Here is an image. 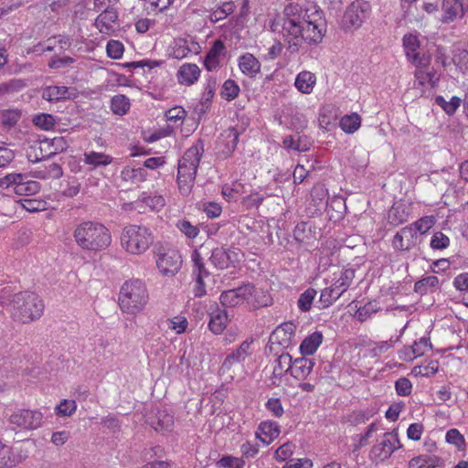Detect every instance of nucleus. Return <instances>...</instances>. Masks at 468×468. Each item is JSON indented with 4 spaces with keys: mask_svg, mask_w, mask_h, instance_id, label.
Wrapping results in <instances>:
<instances>
[{
    "mask_svg": "<svg viewBox=\"0 0 468 468\" xmlns=\"http://www.w3.org/2000/svg\"><path fill=\"white\" fill-rule=\"evenodd\" d=\"M271 32L278 34L291 54L299 52L303 43L318 44L325 33V24L318 14L296 2L286 5L270 22Z\"/></svg>",
    "mask_w": 468,
    "mask_h": 468,
    "instance_id": "nucleus-1",
    "label": "nucleus"
},
{
    "mask_svg": "<svg viewBox=\"0 0 468 468\" xmlns=\"http://www.w3.org/2000/svg\"><path fill=\"white\" fill-rule=\"evenodd\" d=\"M73 238L80 249L93 252L106 250L112 242L110 230L96 221H84L77 225Z\"/></svg>",
    "mask_w": 468,
    "mask_h": 468,
    "instance_id": "nucleus-2",
    "label": "nucleus"
},
{
    "mask_svg": "<svg viewBox=\"0 0 468 468\" xmlns=\"http://www.w3.org/2000/svg\"><path fill=\"white\" fill-rule=\"evenodd\" d=\"M203 154L204 143L202 140H198L185 152L178 161L176 181L178 189L183 196L189 195L194 186L197 171Z\"/></svg>",
    "mask_w": 468,
    "mask_h": 468,
    "instance_id": "nucleus-3",
    "label": "nucleus"
},
{
    "mask_svg": "<svg viewBox=\"0 0 468 468\" xmlns=\"http://www.w3.org/2000/svg\"><path fill=\"white\" fill-rule=\"evenodd\" d=\"M149 300L146 284L140 279L124 282L120 289L118 304L122 313L136 314L142 312Z\"/></svg>",
    "mask_w": 468,
    "mask_h": 468,
    "instance_id": "nucleus-4",
    "label": "nucleus"
},
{
    "mask_svg": "<svg viewBox=\"0 0 468 468\" xmlns=\"http://www.w3.org/2000/svg\"><path fill=\"white\" fill-rule=\"evenodd\" d=\"M154 241L152 231L140 225H128L122 232L121 244L129 253L140 255L145 252Z\"/></svg>",
    "mask_w": 468,
    "mask_h": 468,
    "instance_id": "nucleus-5",
    "label": "nucleus"
},
{
    "mask_svg": "<svg viewBox=\"0 0 468 468\" xmlns=\"http://www.w3.org/2000/svg\"><path fill=\"white\" fill-rule=\"evenodd\" d=\"M355 278L353 269L344 270L340 277L328 288L321 292L320 302L324 308L331 306L347 289L350 287Z\"/></svg>",
    "mask_w": 468,
    "mask_h": 468,
    "instance_id": "nucleus-6",
    "label": "nucleus"
},
{
    "mask_svg": "<svg viewBox=\"0 0 468 468\" xmlns=\"http://www.w3.org/2000/svg\"><path fill=\"white\" fill-rule=\"evenodd\" d=\"M371 12L370 4L365 0L354 1L346 10L342 24L345 29L358 28L369 16Z\"/></svg>",
    "mask_w": 468,
    "mask_h": 468,
    "instance_id": "nucleus-7",
    "label": "nucleus"
},
{
    "mask_svg": "<svg viewBox=\"0 0 468 468\" xmlns=\"http://www.w3.org/2000/svg\"><path fill=\"white\" fill-rule=\"evenodd\" d=\"M400 447L401 445L397 433L386 432L383 441L372 447L370 452L371 459L383 462L388 459L391 454Z\"/></svg>",
    "mask_w": 468,
    "mask_h": 468,
    "instance_id": "nucleus-8",
    "label": "nucleus"
},
{
    "mask_svg": "<svg viewBox=\"0 0 468 468\" xmlns=\"http://www.w3.org/2000/svg\"><path fill=\"white\" fill-rule=\"evenodd\" d=\"M418 239L419 235L415 229L408 225L395 234L392 245L395 250L409 251L417 245Z\"/></svg>",
    "mask_w": 468,
    "mask_h": 468,
    "instance_id": "nucleus-9",
    "label": "nucleus"
},
{
    "mask_svg": "<svg viewBox=\"0 0 468 468\" xmlns=\"http://www.w3.org/2000/svg\"><path fill=\"white\" fill-rule=\"evenodd\" d=\"M250 283L243 284L238 288L221 292L219 301L224 307H236L246 302L250 293Z\"/></svg>",
    "mask_w": 468,
    "mask_h": 468,
    "instance_id": "nucleus-10",
    "label": "nucleus"
},
{
    "mask_svg": "<svg viewBox=\"0 0 468 468\" xmlns=\"http://www.w3.org/2000/svg\"><path fill=\"white\" fill-rule=\"evenodd\" d=\"M37 92L40 93L43 100L48 101L74 100L78 95V91L75 88H69L65 86H48L37 90Z\"/></svg>",
    "mask_w": 468,
    "mask_h": 468,
    "instance_id": "nucleus-11",
    "label": "nucleus"
},
{
    "mask_svg": "<svg viewBox=\"0 0 468 468\" xmlns=\"http://www.w3.org/2000/svg\"><path fill=\"white\" fill-rule=\"evenodd\" d=\"M181 257L176 250H171L159 256L156 261L157 268L164 275H175L181 268Z\"/></svg>",
    "mask_w": 468,
    "mask_h": 468,
    "instance_id": "nucleus-12",
    "label": "nucleus"
},
{
    "mask_svg": "<svg viewBox=\"0 0 468 468\" xmlns=\"http://www.w3.org/2000/svg\"><path fill=\"white\" fill-rule=\"evenodd\" d=\"M239 133L234 127L229 128L222 134V138L218 143V154L222 158H228L235 151L239 143Z\"/></svg>",
    "mask_w": 468,
    "mask_h": 468,
    "instance_id": "nucleus-13",
    "label": "nucleus"
},
{
    "mask_svg": "<svg viewBox=\"0 0 468 468\" xmlns=\"http://www.w3.org/2000/svg\"><path fill=\"white\" fill-rule=\"evenodd\" d=\"M411 205L402 200L395 202L388 213V223L397 227L407 222L411 214Z\"/></svg>",
    "mask_w": 468,
    "mask_h": 468,
    "instance_id": "nucleus-14",
    "label": "nucleus"
},
{
    "mask_svg": "<svg viewBox=\"0 0 468 468\" xmlns=\"http://www.w3.org/2000/svg\"><path fill=\"white\" fill-rule=\"evenodd\" d=\"M292 358L288 353H282L273 362V370L271 377V385L280 386L283 376L292 371Z\"/></svg>",
    "mask_w": 468,
    "mask_h": 468,
    "instance_id": "nucleus-15",
    "label": "nucleus"
},
{
    "mask_svg": "<svg viewBox=\"0 0 468 468\" xmlns=\"http://www.w3.org/2000/svg\"><path fill=\"white\" fill-rule=\"evenodd\" d=\"M441 10V21L443 24H450L465 14L462 0H442Z\"/></svg>",
    "mask_w": 468,
    "mask_h": 468,
    "instance_id": "nucleus-16",
    "label": "nucleus"
},
{
    "mask_svg": "<svg viewBox=\"0 0 468 468\" xmlns=\"http://www.w3.org/2000/svg\"><path fill=\"white\" fill-rule=\"evenodd\" d=\"M403 48L407 58L415 64L423 65L422 59L418 52L420 47V41L416 34L408 33L402 38Z\"/></svg>",
    "mask_w": 468,
    "mask_h": 468,
    "instance_id": "nucleus-17",
    "label": "nucleus"
},
{
    "mask_svg": "<svg viewBox=\"0 0 468 468\" xmlns=\"http://www.w3.org/2000/svg\"><path fill=\"white\" fill-rule=\"evenodd\" d=\"M118 19V13L113 7H107L95 19L94 26L102 34L109 35Z\"/></svg>",
    "mask_w": 468,
    "mask_h": 468,
    "instance_id": "nucleus-18",
    "label": "nucleus"
},
{
    "mask_svg": "<svg viewBox=\"0 0 468 468\" xmlns=\"http://www.w3.org/2000/svg\"><path fill=\"white\" fill-rule=\"evenodd\" d=\"M250 289L246 303L251 309L257 310L271 304V297L267 291L256 288L251 283Z\"/></svg>",
    "mask_w": 468,
    "mask_h": 468,
    "instance_id": "nucleus-19",
    "label": "nucleus"
},
{
    "mask_svg": "<svg viewBox=\"0 0 468 468\" xmlns=\"http://www.w3.org/2000/svg\"><path fill=\"white\" fill-rule=\"evenodd\" d=\"M239 68L243 74L254 78L261 72V62L251 53H245L239 58Z\"/></svg>",
    "mask_w": 468,
    "mask_h": 468,
    "instance_id": "nucleus-20",
    "label": "nucleus"
},
{
    "mask_svg": "<svg viewBox=\"0 0 468 468\" xmlns=\"http://www.w3.org/2000/svg\"><path fill=\"white\" fill-rule=\"evenodd\" d=\"M314 365L313 359L304 356L296 358L292 362L291 376L295 379H305L313 371Z\"/></svg>",
    "mask_w": 468,
    "mask_h": 468,
    "instance_id": "nucleus-21",
    "label": "nucleus"
},
{
    "mask_svg": "<svg viewBox=\"0 0 468 468\" xmlns=\"http://www.w3.org/2000/svg\"><path fill=\"white\" fill-rule=\"evenodd\" d=\"M229 322V319L227 311L217 308L210 313L208 328L213 334L220 335L226 329Z\"/></svg>",
    "mask_w": 468,
    "mask_h": 468,
    "instance_id": "nucleus-22",
    "label": "nucleus"
},
{
    "mask_svg": "<svg viewBox=\"0 0 468 468\" xmlns=\"http://www.w3.org/2000/svg\"><path fill=\"white\" fill-rule=\"evenodd\" d=\"M63 175V170L61 166L57 163H48L44 164L38 167H37L35 170L31 169V176L41 178V179H47V178H59Z\"/></svg>",
    "mask_w": 468,
    "mask_h": 468,
    "instance_id": "nucleus-23",
    "label": "nucleus"
},
{
    "mask_svg": "<svg viewBox=\"0 0 468 468\" xmlns=\"http://www.w3.org/2000/svg\"><path fill=\"white\" fill-rule=\"evenodd\" d=\"M199 75L200 69L196 64L186 63L180 67L177 79L181 84L192 85L198 80Z\"/></svg>",
    "mask_w": 468,
    "mask_h": 468,
    "instance_id": "nucleus-24",
    "label": "nucleus"
},
{
    "mask_svg": "<svg viewBox=\"0 0 468 468\" xmlns=\"http://www.w3.org/2000/svg\"><path fill=\"white\" fill-rule=\"evenodd\" d=\"M315 83V75L310 71L303 70L296 76L294 86L300 92L303 94H310L313 91Z\"/></svg>",
    "mask_w": 468,
    "mask_h": 468,
    "instance_id": "nucleus-25",
    "label": "nucleus"
},
{
    "mask_svg": "<svg viewBox=\"0 0 468 468\" xmlns=\"http://www.w3.org/2000/svg\"><path fill=\"white\" fill-rule=\"evenodd\" d=\"M224 49L225 46L221 40H216L214 42L204 59V66L207 70L211 71L218 66L219 57Z\"/></svg>",
    "mask_w": 468,
    "mask_h": 468,
    "instance_id": "nucleus-26",
    "label": "nucleus"
},
{
    "mask_svg": "<svg viewBox=\"0 0 468 468\" xmlns=\"http://www.w3.org/2000/svg\"><path fill=\"white\" fill-rule=\"evenodd\" d=\"M324 335L322 332L315 331L310 335L306 336L300 346V351L303 356H310L314 354L322 344Z\"/></svg>",
    "mask_w": 468,
    "mask_h": 468,
    "instance_id": "nucleus-27",
    "label": "nucleus"
},
{
    "mask_svg": "<svg viewBox=\"0 0 468 468\" xmlns=\"http://www.w3.org/2000/svg\"><path fill=\"white\" fill-rule=\"evenodd\" d=\"M209 260L216 268L220 270L227 269L234 261L230 250L224 248L214 249Z\"/></svg>",
    "mask_w": 468,
    "mask_h": 468,
    "instance_id": "nucleus-28",
    "label": "nucleus"
},
{
    "mask_svg": "<svg viewBox=\"0 0 468 468\" xmlns=\"http://www.w3.org/2000/svg\"><path fill=\"white\" fill-rule=\"evenodd\" d=\"M250 344L248 341L242 342L235 351L227 356L222 364V367L229 369L234 363L244 361L248 356V349L250 348Z\"/></svg>",
    "mask_w": 468,
    "mask_h": 468,
    "instance_id": "nucleus-29",
    "label": "nucleus"
},
{
    "mask_svg": "<svg viewBox=\"0 0 468 468\" xmlns=\"http://www.w3.org/2000/svg\"><path fill=\"white\" fill-rule=\"evenodd\" d=\"M441 463V459L435 455L422 454L410 461L409 468H434Z\"/></svg>",
    "mask_w": 468,
    "mask_h": 468,
    "instance_id": "nucleus-30",
    "label": "nucleus"
},
{
    "mask_svg": "<svg viewBox=\"0 0 468 468\" xmlns=\"http://www.w3.org/2000/svg\"><path fill=\"white\" fill-rule=\"evenodd\" d=\"M151 425L155 431H170L174 426V416L165 410H158Z\"/></svg>",
    "mask_w": 468,
    "mask_h": 468,
    "instance_id": "nucleus-31",
    "label": "nucleus"
},
{
    "mask_svg": "<svg viewBox=\"0 0 468 468\" xmlns=\"http://www.w3.org/2000/svg\"><path fill=\"white\" fill-rule=\"evenodd\" d=\"M439 279L436 276H427L419 281L414 284V292L420 295H425L430 291L432 292L439 286Z\"/></svg>",
    "mask_w": 468,
    "mask_h": 468,
    "instance_id": "nucleus-32",
    "label": "nucleus"
},
{
    "mask_svg": "<svg viewBox=\"0 0 468 468\" xmlns=\"http://www.w3.org/2000/svg\"><path fill=\"white\" fill-rule=\"evenodd\" d=\"M84 162L93 167L105 166L112 162V157L94 151L84 154Z\"/></svg>",
    "mask_w": 468,
    "mask_h": 468,
    "instance_id": "nucleus-33",
    "label": "nucleus"
},
{
    "mask_svg": "<svg viewBox=\"0 0 468 468\" xmlns=\"http://www.w3.org/2000/svg\"><path fill=\"white\" fill-rule=\"evenodd\" d=\"M400 9L402 12L401 19L405 23H420L423 19L417 5H400Z\"/></svg>",
    "mask_w": 468,
    "mask_h": 468,
    "instance_id": "nucleus-34",
    "label": "nucleus"
},
{
    "mask_svg": "<svg viewBox=\"0 0 468 468\" xmlns=\"http://www.w3.org/2000/svg\"><path fill=\"white\" fill-rule=\"evenodd\" d=\"M340 127L346 133H354L361 125V117L357 113L346 114L340 120Z\"/></svg>",
    "mask_w": 468,
    "mask_h": 468,
    "instance_id": "nucleus-35",
    "label": "nucleus"
},
{
    "mask_svg": "<svg viewBox=\"0 0 468 468\" xmlns=\"http://www.w3.org/2000/svg\"><path fill=\"white\" fill-rule=\"evenodd\" d=\"M317 294L316 290L314 288H308L303 293L297 301V306L303 313L309 312L312 308L313 302Z\"/></svg>",
    "mask_w": 468,
    "mask_h": 468,
    "instance_id": "nucleus-36",
    "label": "nucleus"
},
{
    "mask_svg": "<svg viewBox=\"0 0 468 468\" xmlns=\"http://www.w3.org/2000/svg\"><path fill=\"white\" fill-rule=\"evenodd\" d=\"M435 102L441 106L443 111L449 114H453L461 105V99L457 96H452L449 101H447L442 96L439 95L435 97Z\"/></svg>",
    "mask_w": 468,
    "mask_h": 468,
    "instance_id": "nucleus-37",
    "label": "nucleus"
},
{
    "mask_svg": "<svg viewBox=\"0 0 468 468\" xmlns=\"http://www.w3.org/2000/svg\"><path fill=\"white\" fill-rule=\"evenodd\" d=\"M111 109L115 114L123 115L130 109V101L124 95H116L112 98Z\"/></svg>",
    "mask_w": 468,
    "mask_h": 468,
    "instance_id": "nucleus-38",
    "label": "nucleus"
},
{
    "mask_svg": "<svg viewBox=\"0 0 468 468\" xmlns=\"http://www.w3.org/2000/svg\"><path fill=\"white\" fill-rule=\"evenodd\" d=\"M32 122L42 130L49 131L54 128L56 120L54 116L49 113H40L34 116Z\"/></svg>",
    "mask_w": 468,
    "mask_h": 468,
    "instance_id": "nucleus-39",
    "label": "nucleus"
},
{
    "mask_svg": "<svg viewBox=\"0 0 468 468\" xmlns=\"http://www.w3.org/2000/svg\"><path fill=\"white\" fill-rule=\"evenodd\" d=\"M29 410H21L15 412L10 417V423L14 426L13 429L20 428L27 430L28 428Z\"/></svg>",
    "mask_w": 468,
    "mask_h": 468,
    "instance_id": "nucleus-40",
    "label": "nucleus"
},
{
    "mask_svg": "<svg viewBox=\"0 0 468 468\" xmlns=\"http://www.w3.org/2000/svg\"><path fill=\"white\" fill-rule=\"evenodd\" d=\"M239 93V87L233 80H227L223 86L221 90V95L224 99L227 101H232L235 98L238 97Z\"/></svg>",
    "mask_w": 468,
    "mask_h": 468,
    "instance_id": "nucleus-41",
    "label": "nucleus"
},
{
    "mask_svg": "<svg viewBox=\"0 0 468 468\" xmlns=\"http://www.w3.org/2000/svg\"><path fill=\"white\" fill-rule=\"evenodd\" d=\"M11 186L17 196L27 197L29 195V180L25 175L20 174V179L12 180Z\"/></svg>",
    "mask_w": 468,
    "mask_h": 468,
    "instance_id": "nucleus-42",
    "label": "nucleus"
},
{
    "mask_svg": "<svg viewBox=\"0 0 468 468\" xmlns=\"http://www.w3.org/2000/svg\"><path fill=\"white\" fill-rule=\"evenodd\" d=\"M433 223L434 221L431 217H423L415 221L414 223L410 224V226L413 229H415L417 235H423L430 230Z\"/></svg>",
    "mask_w": 468,
    "mask_h": 468,
    "instance_id": "nucleus-43",
    "label": "nucleus"
},
{
    "mask_svg": "<svg viewBox=\"0 0 468 468\" xmlns=\"http://www.w3.org/2000/svg\"><path fill=\"white\" fill-rule=\"evenodd\" d=\"M176 228L189 239H195L199 233L197 226L191 224L188 220H178Z\"/></svg>",
    "mask_w": 468,
    "mask_h": 468,
    "instance_id": "nucleus-44",
    "label": "nucleus"
},
{
    "mask_svg": "<svg viewBox=\"0 0 468 468\" xmlns=\"http://www.w3.org/2000/svg\"><path fill=\"white\" fill-rule=\"evenodd\" d=\"M77 409L75 400L63 399L57 407L56 413L58 416H71Z\"/></svg>",
    "mask_w": 468,
    "mask_h": 468,
    "instance_id": "nucleus-45",
    "label": "nucleus"
},
{
    "mask_svg": "<svg viewBox=\"0 0 468 468\" xmlns=\"http://www.w3.org/2000/svg\"><path fill=\"white\" fill-rule=\"evenodd\" d=\"M45 304L37 295L31 296V321L39 319L44 312Z\"/></svg>",
    "mask_w": 468,
    "mask_h": 468,
    "instance_id": "nucleus-46",
    "label": "nucleus"
},
{
    "mask_svg": "<svg viewBox=\"0 0 468 468\" xmlns=\"http://www.w3.org/2000/svg\"><path fill=\"white\" fill-rule=\"evenodd\" d=\"M260 431L266 436L272 440L279 436L280 430L279 426L276 422L272 421H264L260 424Z\"/></svg>",
    "mask_w": 468,
    "mask_h": 468,
    "instance_id": "nucleus-47",
    "label": "nucleus"
},
{
    "mask_svg": "<svg viewBox=\"0 0 468 468\" xmlns=\"http://www.w3.org/2000/svg\"><path fill=\"white\" fill-rule=\"evenodd\" d=\"M107 54L113 59H118L122 56L123 45L118 40H110L106 47Z\"/></svg>",
    "mask_w": 468,
    "mask_h": 468,
    "instance_id": "nucleus-48",
    "label": "nucleus"
},
{
    "mask_svg": "<svg viewBox=\"0 0 468 468\" xmlns=\"http://www.w3.org/2000/svg\"><path fill=\"white\" fill-rule=\"evenodd\" d=\"M450 244L449 238L442 232H436L431 239V247L433 250L446 249Z\"/></svg>",
    "mask_w": 468,
    "mask_h": 468,
    "instance_id": "nucleus-49",
    "label": "nucleus"
},
{
    "mask_svg": "<svg viewBox=\"0 0 468 468\" xmlns=\"http://www.w3.org/2000/svg\"><path fill=\"white\" fill-rule=\"evenodd\" d=\"M165 116L167 121L177 122L178 121H183L186 116V112L181 106H176L169 110H167L165 113Z\"/></svg>",
    "mask_w": 468,
    "mask_h": 468,
    "instance_id": "nucleus-50",
    "label": "nucleus"
},
{
    "mask_svg": "<svg viewBox=\"0 0 468 468\" xmlns=\"http://www.w3.org/2000/svg\"><path fill=\"white\" fill-rule=\"evenodd\" d=\"M264 196L259 194L258 192L251 193L250 195L245 197L242 200V204L248 208H258L264 200Z\"/></svg>",
    "mask_w": 468,
    "mask_h": 468,
    "instance_id": "nucleus-51",
    "label": "nucleus"
},
{
    "mask_svg": "<svg viewBox=\"0 0 468 468\" xmlns=\"http://www.w3.org/2000/svg\"><path fill=\"white\" fill-rule=\"evenodd\" d=\"M428 348H431L430 338L421 337L419 342H415L412 346V354L414 356H422Z\"/></svg>",
    "mask_w": 468,
    "mask_h": 468,
    "instance_id": "nucleus-52",
    "label": "nucleus"
},
{
    "mask_svg": "<svg viewBox=\"0 0 468 468\" xmlns=\"http://www.w3.org/2000/svg\"><path fill=\"white\" fill-rule=\"evenodd\" d=\"M395 388L399 396H409L411 393L412 384L407 378H400L396 381Z\"/></svg>",
    "mask_w": 468,
    "mask_h": 468,
    "instance_id": "nucleus-53",
    "label": "nucleus"
},
{
    "mask_svg": "<svg viewBox=\"0 0 468 468\" xmlns=\"http://www.w3.org/2000/svg\"><path fill=\"white\" fill-rule=\"evenodd\" d=\"M80 184L77 179L73 178L68 181L66 186L62 189L63 196L67 197H73L80 193Z\"/></svg>",
    "mask_w": 468,
    "mask_h": 468,
    "instance_id": "nucleus-54",
    "label": "nucleus"
},
{
    "mask_svg": "<svg viewBox=\"0 0 468 468\" xmlns=\"http://www.w3.org/2000/svg\"><path fill=\"white\" fill-rule=\"evenodd\" d=\"M446 441L460 448L464 444L463 436L456 429H451L446 433Z\"/></svg>",
    "mask_w": 468,
    "mask_h": 468,
    "instance_id": "nucleus-55",
    "label": "nucleus"
},
{
    "mask_svg": "<svg viewBox=\"0 0 468 468\" xmlns=\"http://www.w3.org/2000/svg\"><path fill=\"white\" fill-rule=\"evenodd\" d=\"M218 463L225 468H242L244 465V462L241 459L232 456L222 457Z\"/></svg>",
    "mask_w": 468,
    "mask_h": 468,
    "instance_id": "nucleus-56",
    "label": "nucleus"
},
{
    "mask_svg": "<svg viewBox=\"0 0 468 468\" xmlns=\"http://www.w3.org/2000/svg\"><path fill=\"white\" fill-rule=\"evenodd\" d=\"M266 408L275 417H281L283 414V408L279 399L271 398L266 402Z\"/></svg>",
    "mask_w": 468,
    "mask_h": 468,
    "instance_id": "nucleus-57",
    "label": "nucleus"
},
{
    "mask_svg": "<svg viewBox=\"0 0 468 468\" xmlns=\"http://www.w3.org/2000/svg\"><path fill=\"white\" fill-rule=\"evenodd\" d=\"M453 286L459 292H468V272L458 274L453 280Z\"/></svg>",
    "mask_w": 468,
    "mask_h": 468,
    "instance_id": "nucleus-58",
    "label": "nucleus"
},
{
    "mask_svg": "<svg viewBox=\"0 0 468 468\" xmlns=\"http://www.w3.org/2000/svg\"><path fill=\"white\" fill-rule=\"evenodd\" d=\"M16 459L9 450H5L0 453V468H10L15 466Z\"/></svg>",
    "mask_w": 468,
    "mask_h": 468,
    "instance_id": "nucleus-59",
    "label": "nucleus"
},
{
    "mask_svg": "<svg viewBox=\"0 0 468 468\" xmlns=\"http://www.w3.org/2000/svg\"><path fill=\"white\" fill-rule=\"evenodd\" d=\"M190 52L191 49L186 46V42L183 40L177 42L173 48V56L178 59L186 58Z\"/></svg>",
    "mask_w": 468,
    "mask_h": 468,
    "instance_id": "nucleus-60",
    "label": "nucleus"
},
{
    "mask_svg": "<svg viewBox=\"0 0 468 468\" xmlns=\"http://www.w3.org/2000/svg\"><path fill=\"white\" fill-rule=\"evenodd\" d=\"M217 81L215 78H209L207 80L205 91L202 97V101L205 102H209L212 98L214 97L215 90H216Z\"/></svg>",
    "mask_w": 468,
    "mask_h": 468,
    "instance_id": "nucleus-61",
    "label": "nucleus"
},
{
    "mask_svg": "<svg viewBox=\"0 0 468 468\" xmlns=\"http://www.w3.org/2000/svg\"><path fill=\"white\" fill-rule=\"evenodd\" d=\"M377 312L376 309L373 308L372 304L369 303L366 305H364L363 307H360L356 313V318L361 321V322H364L366 321L367 319H368L373 314H375Z\"/></svg>",
    "mask_w": 468,
    "mask_h": 468,
    "instance_id": "nucleus-62",
    "label": "nucleus"
},
{
    "mask_svg": "<svg viewBox=\"0 0 468 468\" xmlns=\"http://www.w3.org/2000/svg\"><path fill=\"white\" fill-rule=\"evenodd\" d=\"M423 432V425L420 423H412L407 431L408 438L412 441H419Z\"/></svg>",
    "mask_w": 468,
    "mask_h": 468,
    "instance_id": "nucleus-63",
    "label": "nucleus"
},
{
    "mask_svg": "<svg viewBox=\"0 0 468 468\" xmlns=\"http://www.w3.org/2000/svg\"><path fill=\"white\" fill-rule=\"evenodd\" d=\"M20 113L17 111H7L2 115V122L5 126H12L17 122Z\"/></svg>",
    "mask_w": 468,
    "mask_h": 468,
    "instance_id": "nucleus-64",
    "label": "nucleus"
}]
</instances>
